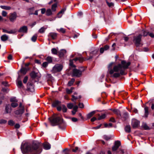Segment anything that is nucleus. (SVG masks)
Listing matches in <instances>:
<instances>
[{"instance_id":"1","label":"nucleus","mask_w":154,"mask_h":154,"mask_svg":"<svg viewBox=\"0 0 154 154\" xmlns=\"http://www.w3.org/2000/svg\"><path fill=\"white\" fill-rule=\"evenodd\" d=\"M130 62H126L125 61L123 60L121 62V64H118L115 66L113 69H112V63H110L108 66V69L110 74H112L114 72H116L113 74V76L115 78L119 77L121 75H125L126 74L125 72L126 69L128 68V66L130 65Z\"/></svg>"},{"instance_id":"2","label":"nucleus","mask_w":154,"mask_h":154,"mask_svg":"<svg viewBox=\"0 0 154 154\" xmlns=\"http://www.w3.org/2000/svg\"><path fill=\"white\" fill-rule=\"evenodd\" d=\"M21 150L23 153L31 152L33 154H39L42 151V149L38 143H33L32 145L27 144H22Z\"/></svg>"},{"instance_id":"3","label":"nucleus","mask_w":154,"mask_h":154,"mask_svg":"<svg viewBox=\"0 0 154 154\" xmlns=\"http://www.w3.org/2000/svg\"><path fill=\"white\" fill-rule=\"evenodd\" d=\"M48 119L52 126L60 125L63 123V119L55 114L53 115L51 117L49 118Z\"/></svg>"},{"instance_id":"4","label":"nucleus","mask_w":154,"mask_h":154,"mask_svg":"<svg viewBox=\"0 0 154 154\" xmlns=\"http://www.w3.org/2000/svg\"><path fill=\"white\" fill-rule=\"evenodd\" d=\"M142 36V35L139 34L134 37L133 41L136 46L138 47L140 44Z\"/></svg>"},{"instance_id":"5","label":"nucleus","mask_w":154,"mask_h":154,"mask_svg":"<svg viewBox=\"0 0 154 154\" xmlns=\"http://www.w3.org/2000/svg\"><path fill=\"white\" fill-rule=\"evenodd\" d=\"M63 67L62 65L60 64H56L53 67L51 71L53 73L60 72L62 70Z\"/></svg>"},{"instance_id":"6","label":"nucleus","mask_w":154,"mask_h":154,"mask_svg":"<svg viewBox=\"0 0 154 154\" xmlns=\"http://www.w3.org/2000/svg\"><path fill=\"white\" fill-rule=\"evenodd\" d=\"M84 71L83 69L81 70L76 69H74L73 70L72 75L73 76L79 77L82 75V72Z\"/></svg>"},{"instance_id":"7","label":"nucleus","mask_w":154,"mask_h":154,"mask_svg":"<svg viewBox=\"0 0 154 154\" xmlns=\"http://www.w3.org/2000/svg\"><path fill=\"white\" fill-rule=\"evenodd\" d=\"M17 17V14L16 12H14L13 13L10 14L9 16V20L13 22L15 20L16 18Z\"/></svg>"},{"instance_id":"8","label":"nucleus","mask_w":154,"mask_h":154,"mask_svg":"<svg viewBox=\"0 0 154 154\" xmlns=\"http://www.w3.org/2000/svg\"><path fill=\"white\" fill-rule=\"evenodd\" d=\"M98 51V50L96 49L92 51L90 54V56L89 57L85 59V60H89L91 59L93 56H96L97 54Z\"/></svg>"},{"instance_id":"9","label":"nucleus","mask_w":154,"mask_h":154,"mask_svg":"<svg viewBox=\"0 0 154 154\" xmlns=\"http://www.w3.org/2000/svg\"><path fill=\"white\" fill-rule=\"evenodd\" d=\"M140 122L137 120L133 119L132 120L131 125L133 128H136L139 125Z\"/></svg>"},{"instance_id":"10","label":"nucleus","mask_w":154,"mask_h":154,"mask_svg":"<svg viewBox=\"0 0 154 154\" xmlns=\"http://www.w3.org/2000/svg\"><path fill=\"white\" fill-rule=\"evenodd\" d=\"M66 51L65 49H61L58 52V56L60 58L63 57L66 53Z\"/></svg>"},{"instance_id":"11","label":"nucleus","mask_w":154,"mask_h":154,"mask_svg":"<svg viewBox=\"0 0 154 154\" xmlns=\"http://www.w3.org/2000/svg\"><path fill=\"white\" fill-rule=\"evenodd\" d=\"M27 90L32 92L34 91V85L33 84L31 83H28L27 84Z\"/></svg>"},{"instance_id":"12","label":"nucleus","mask_w":154,"mask_h":154,"mask_svg":"<svg viewBox=\"0 0 154 154\" xmlns=\"http://www.w3.org/2000/svg\"><path fill=\"white\" fill-rule=\"evenodd\" d=\"M11 107L10 105L7 104L5 106V113H8L11 112Z\"/></svg>"},{"instance_id":"13","label":"nucleus","mask_w":154,"mask_h":154,"mask_svg":"<svg viewBox=\"0 0 154 154\" xmlns=\"http://www.w3.org/2000/svg\"><path fill=\"white\" fill-rule=\"evenodd\" d=\"M27 28L26 26H23L20 28L18 32L23 33H26L27 31Z\"/></svg>"},{"instance_id":"14","label":"nucleus","mask_w":154,"mask_h":154,"mask_svg":"<svg viewBox=\"0 0 154 154\" xmlns=\"http://www.w3.org/2000/svg\"><path fill=\"white\" fill-rule=\"evenodd\" d=\"M24 112V107H23L22 109L18 110H17L14 112V113L15 114L18 115L22 114Z\"/></svg>"},{"instance_id":"15","label":"nucleus","mask_w":154,"mask_h":154,"mask_svg":"<svg viewBox=\"0 0 154 154\" xmlns=\"http://www.w3.org/2000/svg\"><path fill=\"white\" fill-rule=\"evenodd\" d=\"M44 148L46 150L49 149L51 148L50 144L48 143H45L43 144Z\"/></svg>"},{"instance_id":"16","label":"nucleus","mask_w":154,"mask_h":154,"mask_svg":"<svg viewBox=\"0 0 154 154\" xmlns=\"http://www.w3.org/2000/svg\"><path fill=\"white\" fill-rule=\"evenodd\" d=\"M66 10V8H64L62 9L57 14V17L60 18L62 17V14H64V12Z\"/></svg>"},{"instance_id":"17","label":"nucleus","mask_w":154,"mask_h":154,"mask_svg":"<svg viewBox=\"0 0 154 154\" xmlns=\"http://www.w3.org/2000/svg\"><path fill=\"white\" fill-rule=\"evenodd\" d=\"M49 37L51 38L52 39H55L57 37V34L54 32H51L48 35Z\"/></svg>"},{"instance_id":"18","label":"nucleus","mask_w":154,"mask_h":154,"mask_svg":"<svg viewBox=\"0 0 154 154\" xmlns=\"http://www.w3.org/2000/svg\"><path fill=\"white\" fill-rule=\"evenodd\" d=\"M37 73L33 71L31 72L30 74V75L32 79H35L37 77Z\"/></svg>"},{"instance_id":"19","label":"nucleus","mask_w":154,"mask_h":154,"mask_svg":"<svg viewBox=\"0 0 154 154\" xmlns=\"http://www.w3.org/2000/svg\"><path fill=\"white\" fill-rule=\"evenodd\" d=\"M34 10L35 9L34 7L30 8L28 9L27 10V13L29 15L33 14Z\"/></svg>"},{"instance_id":"20","label":"nucleus","mask_w":154,"mask_h":154,"mask_svg":"<svg viewBox=\"0 0 154 154\" xmlns=\"http://www.w3.org/2000/svg\"><path fill=\"white\" fill-rule=\"evenodd\" d=\"M144 116L145 117H147L149 115V108L147 106H145L144 107Z\"/></svg>"},{"instance_id":"21","label":"nucleus","mask_w":154,"mask_h":154,"mask_svg":"<svg viewBox=\"0 0 154 154\" xmlns=\"http://www.w3.org/2000/svg\"><path fill=\"white\" fill-rule=\"evenodd\" d=\"M96 111H93L88 113L87 116V118L89 119L92 117L96 113Z\"/></svg>"},{"instance_id":"22","label":"nucleus","mask_w":154,"mask_h":154,"mask_svg":"<svg viewBox=\"0 0 154 154\" xmlns=\"http://www.w3.org/2000/svg\"><path fill=\"white\" fill-rule=\"evenodd\" d=\"M60 103L61 102L59 101L55 100L53 103L52 106L53 107H55L60 104Z\"/></svg>"},{"instance_id":"23","label":"nucleus","mask_w":154,"mask_h":154,"mask_svg":"<svg viewBox=\"0 0 154 154\" xmlns=\"http://www.w3.org/2000/svg\"><path fill=\"white\" fill-rule=\"evenodd\" d=\"M51 53L53 54L57 55L58 54V50L55 48H52L51 50Z\"/></svg>"},{"instance_id":"24","label":"nucleus","mask_w":154,"mask_h":154,"mask_svg":"<svg viewBox=\"0 0 154 154\" xmlns=\"http://www.w3.org/2000/svg\"><path fill=\"white\" fill-rule=\"evenodd\" d=\"M27 71V69L26 68L24 67L21 68L20 70L21 72L23 75H25Z\"/></svg>"},{"instance_id":"25","label":"nucleus","mask_w":154,"mask_h":154,"mask_svg":"<svg viewBox=\"0 0 154 154\" xmlns=\"http://www.w3.org/2000/svg\"><path fill=\"white\" fill-rule=\"evenodd\" d=\"M45 60L47 61V62L48 63H51L53 61V59L52 57L51 56L48 57Z\"/></svg>"},{"instance_id":"26","label":"nucleus","mask_w":154,"mask_h":154,"mask_svg":"<svg viewBox=\"0 0 154 154\" xmlns=\"http://www.w3.org/2000/svg\"><path fill=\"white\" fill-rule=\"evenodd\" d=\"M98 116H99L97 119L100 120L104 119L106 117V115L105 114H103L101 116H100V114H98Z\"/></svg>"},{"instance_id":"27","label":"nucleus","mask_w":154,"mask_h":154,"mask_svg":"<svg viewBox=\"0 0 154 154\" xmlns=\"http://www.w3.org/2000/svg\"><path fill=\"white\" fill-rule=\"evenodd\" d=\"M75 81V79H72L71 80L69 81L67 84L69 86H72Z\"/></svg>"},{"instance_id":"28","label":"nucleus","mask_w":154,"mask_h":154,"mask_svg":"<svg viewBox=\"0 0 154 154\" xmlns=\"http://www.w3.org/2000/svg\"><path fill=\"white\" fill-rule=\"evenodd\" d=\"M1 38L2 41H5L8 39V37L6 35H4L1 36Z\"/></svg>"},{"instance_id":"29","label":"nucleus","mask_w":154,"mask_h":154,"mask_svg":"<svg viewBox=\"0 0 154 154\" xmlns=\"http://www.w3.org/2000/svg\"><path fill=\"white\" fill-rule=\"evenodd\" d=\"M73 60L75 61L79 60L80 62H82L84 60V59L82 57H76Z\"/></svg>"},{"instance_id":"30","label":"nucleus","mask_w":154,"mask_h":154,"mask_svg":"<svg viewBox=\"0 0 154 154\" xmlns=\"http://www.w3.org/2000/svg\"><path fill=\"white\" fill-rule=\"evenodd\" d=\"M125 131L127 133H129L131 131V127L130 125L126 126L125 128Z\"/></svg>"},{"instance_id":"31","label":"nucleus","mask_w":154,"mask_h":154,"mask_svg":"<svg viewBox=\"0 0 154 154\" xmlns=\"http://www.w3.org/2000/svg\"><path fill=\"white\" fill-rule=\"evenodd\" d=\"M72 98L71 99V100L72 101L75 102V104H76V100L78 99V97L75 96L74 95H72Z\"/></svg>"},{"instance_id":"32","label":"nucleus","mask_w":154,"mask_h":154,"mask_svg":"<svg viewBox=\"0 0 154 154\" xmlns=\"http://www.w3.org/2000/svg\"><path fill=\"white\" fill-rule=\"evenodd\" d=\"M0 7L3 9L6 10H10L11 9V7L10 6L1 5L0 6Z\"/></svg>"},{"instance_id":"33","label":"nucleus","mask_w":154,"mask_h":154,"mask_svg":"<svg viewBox=\"0 0 154 154\" xmlns=\"http://www.w3.org/2000/svg\"><path fill=\"white\" fill-rule=\"evenodd\" d=\"M2 31L3 32H4L7 33L9 34H12L14 33V32L12 30H11L10 31H8L5 29H2Z\"/></svg>"},{"instance_id":"34","label":"nucleus","mask_w":154,"mask_h":154,"mask_svg":"<svg viewBox=\"0 0 154 154\" xmlns=\"http://www.w3.org/2000/svg\"><path fill=\"white\" fill-rule=\"evenodd\" d=\"M57 6V3L54 4L52 5L51 9L53 11H56Z\"/></svg>"},{"instance_id":"35","label":"nucleus","mask_w":154,"mask_h":154,"mask_svg":"<svg viewBox=\"0 0 154 154\" xmlns=\"http://www.w3.org/2000/svg\"><path fill=\"white\" fill-rule=\"evenodd\" d=\"M37 35L36 34L34 35L32 38L31 40L33 42H35L37 39Z\"/></svg>"},{"instance_id":"36","label":"nucleus","mask_w":154,"mask_h":154,"mask_svg":"<svg viewBox=\"0 0 154 154\" xmlns=\"http://www.w3.org/2000/svg\"><path fill=\"white\" fill-rule=\"evenodd\" d=\"M113 112L116 114L118 116H121V114H120V112L118 109H114L113 110Z\"/></svg>"},{"instance_id":"37","label":"nucleus","mask_w":154,"mask_h":154,"mask_svg":"<svg viewBox=\"0 0 154 154\" xmlns=\"http://www.w3.org/2000/svg\"><path fill=\"white\" fill-rule=\"evenodd\" d=\"M142 32V33L143 34V35L144 36H146L149 34V32H147L144 30H143Z\"/></svg>"},{"instance_id":"38","label":"nucleus","mask_w":154,"mask_h":154,"mask_svg":"<svg viewBox=\"0 0 154 154\" xmlns=\"http://www.w3.org/2000/svg\"><path fill=\"white\" fill-rule=\"evenodd\" d=\"M46 15L47 16H50L52 14V12L50 9L47 10L46 12Z\"/></svg>"},{"instance_id":"39","label":"nucleus","mask_w":154,"mask_h":154,"mask_svg":"<svg viewBox=\"0 0 154 154\" xmlns=\"http://www.w3.org/2000/svg\"><path fill=\"white\" fill-rule=\"evenodd\" d=\"M120 145L121 142L120 141H115L114 145L116 146H117L119 148L120 146Z\"/></svg>"},{"instance_id":"40","label":"nucleus","mask_w":154,"mask_h":154,"mask_svg":"<svg viewBox=\"0 0 154 154\" xmlns=\"http://www.w3.org/2000/svg\"><path fill=\"white\" fill-rule=\"evenodd\" d=\"M8 125L10 126H13L14 124L15 123L14 121L12 120H10L8 121Z\"/></svg>"},{"instance_id":"41","label":"nucleus","mask_w":154,"mask_h":154,"mask_svg":"<svg viewBox=\"0 0 154 154\" xmlns=\"http://www.w3.org/2000/svg\"><path fill=\"white\" fill-rule=\"evenodd\" d=\"M104 127L105 128H110L112 127V124L111 123H109V124L107 123H105L104 124Z\"/></svg>"},{"instance_id":"42","label":"nucleus","mask_w":154,"mask_h":154,"mask_svg":"<svg viewBox=\"0 0 154 154\" xmlns=\"http://www.w3.org/2000/svg\"><path fill=\"white\" fill-rule=\"evenodd\" d=\"M73 104L72 103H69L67 104V107L69 109H72L73 107Z\"/></svg>"},{"instance_id":"43","label":"nucleus","mask_w":154,"mask_h":154,"mask_svg":"<svg viewBox=\"0 0 154 154\" xmlns=\"http://www.w3.org/2000/svg\"><path fill=\"white\" fill-rule=\"evenodd\" d=\"M106 3L109 7H113L114 6V3L112 2H109L107 1H106Z\"/></svg>"},{"instance_id":"44","label":"nucleus","mask_w":154,"mask_h":154,"mask_svg":"<svg viewBox=\"0 0 154 154\" xmlns=\"http://www.w3.org/2000/svg\"><path fill=\"white\" fill-rule=\"evenodd\" d=\"M46 29V28H45L44 27H42L39 29V32L40 33H43L45 32Z\"/></svg>"},{"instance_id":"45","label":"nucleus","mask_w":154,"mask_h":154,"mask_svg":"<svg viewBox=\"0 0 154 154\" xmlns=\"http://www.w3.org/2000/svg\"><path fill=\"white\" fill-rule=\"evenodd\" d=\"M11 106L13 107L14 108L18 106V104L15 102H13L11 103Z\"/></svg>"},{"instance_id":"46","label":"nucleus","mask_w":154,"mask_h":154,"mask_svg":"<svg viewBox=\"0 0 154 154\" xmlns=\"http://www.w3.org/2000/svg\"><path fill=\"white\" fill-rule=\"evenodd\" d=\"M142 127L145 130H147L149 129V127L146 124H143L142 125Z\"/></svg>"},{"instance_id":"47","label":"nucleus","mask_w":154,"mask_h":154,"mask_svg":"<svg viewBox=\"0 0 154 154\" xmlns=\"http://www.w3.org/2000/svg\"><path fill=\"white\" fill-rule=\"evenodd\" d=\"M62 110L63 112H66L67 110V109L65 105H62Z\"/></svg>"},{"instance_id":"48","label":"nucleus","mask_w":154,"mask_h":154,"mask_svg":"<svg viewBox=\"0 0 154 154\" xmlns=\"http://www.w3.org/2000/svg\"><path fill=\"white\" fill-rule=\"evenodd\" d=\"M28 79V77L27 76H25L23 80V83L24 84H26L27 82Z\"/></svg>"},{"instance_id":"49","label":"nucleus","mask_w":154,"mask_h":154,"mask_svg":"<svg viewBox=\"0 0 154 154\" xmlns=\"http://www.w3.org/2000/svg\"><path fill=\"white\" fill-rule=\"evenodd\" d=\"M7 121L6 120L4 119H1L0 120V124H4L6 123Z\"/></svg>"},{"instance_id":"50","label":"nucleus","mask_w":154,"mask_h":154,"mask_svg":"<svg viewBox=\"0 0 154 154\" xmlns=\"http://www.w3.org/2000/svg\"><path fill=\"white\" fill-rule=\"evenodd\" d=\"M48 64V63L47 62H44L42 64V66L44 67H46Z\"/></svg>"},{"instance_id":"51","label":"nucleus","mask_w":154,"mask_h":154,"mask_svg":"<svg viewBox=\"0 0 154 154\" xmlns=\"http://www.w3.org/2000/svg\"><path fill=\"white\" fill-rule=\"evenodd\" d=\"M66 93L68 94H70L72 92L71 90L68 88H66Z\"/></svg>"},{"instance_id":"52","label":"nucleus","mask_w":154,"mask_h":154,"mask_svg":"<svg viewBox=\"0 0 154 154\" xmlns=\"http://www.w3.org/2000/svg\"><path fill=\"white\" fill-rule=\"evenodd\" d=\"M11 102H17V100L15 98H11L10 99Z\"/></svg>"},{"instance_id":"53","label":"nucleus","mask_w":154,"mask_h":154,"mask_svg":"<svg viewBox=\"0 0 154 154\" xmlns=\"http://www.w3.org/2000/svg\"><path fill=\"white\" fill-rule=\"evenodd\" d=\"M17 85L19 87H21L22 86V83L21 81H18L17 82Z\"/></svg>"},{"instance_id":"54","label":"nucleus","mask_w":154,"mask_h":154,"mask_svg":"<svg viewBox=\"0 0 154 154\" xmlns=\"http://www.w3.org/2000/svg\"><path fill=\"white\" fill-rule=\"evenodd\" d=\"M103 138L104 139L107 140H108L110 139V137L106 135H104L103 137Z\"/></svg>"},{"instance_id":"55","label":"nucleus","mask_w":154,"mask_h":154,"mask_svg":"<svg viewBox=\"0 0 154 154\" xmlns=\"http://www.w3.org/2000/svg\"><path fill=\"white\" fill-rule=\"evenodd\" d=\"M7 14V12L5 11H3L2 12V15L4 17H6Z\"/></svg>"},{"instance_id":"56","label":"nucleus","mask_w":154,"mask_h":154,"mask_svg":"<svg viewBox=\"0 0 154 154\" xmlns=\"http://www.w3.org/2000/svg\"><path fill=\"white\" fill-rule=\"evenodd\" d=\"M119 148L116 146L115 145L112 147V150L113 151H115L117 149Z\"/></svg>"},{"instance_id":"57","label":"nucleus","mask_w":154,"mask_h":154,"mask_svg":"<svg viewBox=\"0 0 154 154\" xmlns=\"http://www.w3.org/2000/svg\"><path fill=\"white\" fill-rule=\"evenodd\" d=\"M80 108H83L84 107V105L82 103H79L78 104Z\"/></svg>"},{"instance_id":"58","label":"nucleus","mask_w":154,"mask_h":154,"mask_svg":"<svg viewBox=\"0 0 154 154\" xmlns=\"http://www.w3.org/2000/svg\"><path fill=\"white\" fill-rule=\"evenodd\" d=\"M59 31L62 33H64L66 32L65 29L63 28H60L59 29Z\"/></svg>"},{"instance_id":"59","label":"nucleus","mask_w":154,"mask_h":154,"mask_svg":"<svg viewBox=\"0 0 154 154\" xmlns=\"http://www.w3.org/2000/svg\"><path fill=\"white\" fill-rule=\"evenodd\" d=\"M73 107V110L74 111H77L78 107L77 105Z\"/></svg>"},{"instance_id":"60","label":"nucleus","mask_w":154,"mask_h":154,"mask_svg":"<svg viewBox=\"0 0 154 154\" xmlns=\"http://www.w3.org/2000/svg\"><path fill=\"white\" fill-rule=\"evenodd\" d=\"M103 48L105 50H107L109 49V46L108 45H105Z\"/></svg>"},{"instance_id":"61","label":"nucleus","mask_w":154,"mask_h":154,"mask_svg":"<svg viewBox=\"0 0 154 154\" xmlns=\"http://www.w3.org/2000/svg\"><path fill=\"white\" fill-rule=\"evenodd\" d=\"M79 149V148L78 147H75V149H73L72 150V151L74 152H76Z\"/></svg>"},{"instance_id":"62","label":"nucleus","mask_w":154,"mask_h":154,"mask_svg":"<svg viewBox=\"0 0 154 154\" xmlns=\"http://www.w3.org/2000/svg\"><path fill=\"white\" fill-rule=\"evenodd\" d=\"M41 10L42 14H44L45 12L46 9L45 8H42Z\"/></svg>"},{"instance_id":"63","label":"nucleus","mask_w":154,"mask_h":154,"mask_svg":"<svg viewBox=\"0 0 154 154\" xmlns=\"http://www.w3.org/2000/svg\"><path fill=\"white\" fill-rule=\"evenodd\" d=\"M72 120L73 122H76L78 121V119L76 118L73 117L72 118Z\"/></svg>"},{"instance_id":"64","label":"nucleus","mask_w":154,"mask_h":154,"mask_svg":"<svg viewBox=\"0 0 154 154\" xmlns=\"http://www.w3.org/2000/svg\"><path fill=\"white\" fill-rule=\"evenodd\" d=\"M20 125L18 124H16L15 125V128H19L20 127Z\"/></svg>"}]
</instances>
